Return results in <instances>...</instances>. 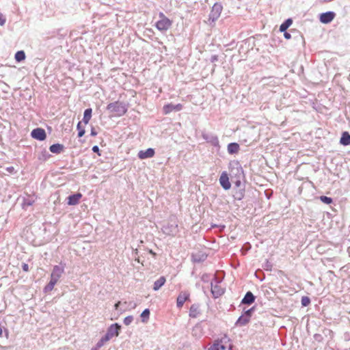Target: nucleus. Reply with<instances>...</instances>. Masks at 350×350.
Wrapping results in <instances>:
<instances>
[{"label": "nucleus", "instance_id": "aec40b11", "mask_svg": "<svg viewBox=\"0 0 350 350\" xmlns=\"http://www.w3.org/2000/svg\"><path fill=\"white\" fill-rule=\"evenodd\" d=\"M227 150L230 154H236L239 150V145L237 143H230L228 145Z\"/></svg>", "mask_w": 350, "mask_h": 350}, {"label": "nucleus", "instance_id": "79ce46f5", "mask_svg": "<svg viewBox=\"0 0 350 350\" xmlns=\"http://www.w3.org/2000/svg\"><path fill=\"white\" fill-rule=\"evenodd\" d=\"M120 305H122L121 301H118L114 306L115 309L118 310Z\"/></svg>", "mask_w": 350, "mask_h": 350}, {"label": "nucleus", "instance_id": "de8ad7c7", "mask_svg": "<svg viewBox=\"0 0 350 350\" xmlns=\"http://www.w3.org/2000/svg\"><path fill=\"white\" fill-rule=\"evenodd\" d=\"M200 327H196L193 329V332H195L196 331H197L198 329H199Z\"/></svg>", "mask_w": 350, "mask_h": 350}, {"label": "nucleus", "instance_id": "4c0bfd02", "mask_svg": "<svg viewBox=\"0 0 350 350\" xmlns=\"http://www.w3.org/2000/svg\"><path fill=\"white\" fill-rule=\"evenodd\" d=\"M320 199L323 202L328 204V196H323L320 197Z\"/></svg>", "mask_w": 350, "mask_h": 350}, {"label": "nucleus", "instance_id": "9d476101", "mask_svg": "<svg viewBox=\"0 0 350 350\" xmlns=\"http://www.w3.org/2000/svg\"><path fill=\"white\" fill-rule=\"evenodd\" d=\"M219 183L222 188L225 190H228L231 187V184L229 180V177L226 172H223L219 177Z\"/></svg>", "mask_w": 350, "mask_h": 350}, {"label": "nucleus", "instance_id": "49530a36", "mask_svg": "<svg viewBox=\"0 0 350 350\" xmlns=\"http://www.w3.org/2000/svg\"><path fill=\"white\" fill-rule=\"evenodd\" d=\"M149 252L153 256H156V254L154 252H153L152 250H150Z\"/></svg>", "mask_w": 350, "mask_h": 350}, {"label": "nucleus", "instance_id": "6ab92c4d", "mask_svg": "<svg viewBox=\"0 0 350 350\" xmlns=\"http://www.w3.org/2000/svg\"><path fill=\"white\" fill-rule=\"evenodd\" d=\"M340 143L343 146L350 145V134L347 131H345L342 133Z\"/></svg>", "mask_w": 350, "mask_h": 350}, {"label": "nucleus", "instance_id": "a211bd4d", "mask_svg": "<svg viewBox=\"0 0 350 350\" xmlns=\"http://www.w3.org/2000/svg\"><path fill=\"white\" fill-rule=\"evenodd\" d=\"M165 278L164 276H161L154 282L153 290L155 291L159 290L165 284Z\"/></svg>", "mask_w": 350, "mask_h": 350}, {"label": "nucleus", "instance_id": "20e7f679", "mask_svg": "<svg viewBox=\"0 0 350 350\" xmlns=\"http://www.w3.org/2000/svg\"><path fill=\"white\" fill-rule=\"evenodd\" d=\"M64 269L65 264L60 263L58 265H55L51 274V278L56 282H58L59 278L64 273Z\"/></svg>", "mask_w": 350, "mask_h": 350}, {"label": "nucleus", "instance_id": "37998d69", "mask_svg": "<svg viewBox=\"0 0 350 350\" xmlns=\"http://www.w3.org/2000/svg\"><path fill=\"white\" fill-rule=\"evenodd\" d=\"M92 151L94 152H98L99 151V148L98 146H94L92 147Z\"/></svg>", "mask_w": 350, "mask_h": 350}, {"label": "nucleus", "instance_id": "f3484780", "mask_svg": "<svg viewBox=\"0 0 350 350\" xmlns=\"http://www.w3.org/2000/svg\"><path fill=\"white\" fill-rule=\"evenodd\" d=\"M123 308H120V310L122 312H125L126 310H131L135 309L137 306L136 303L133 301H124L123 304Z\"/></svg>", "mask_w": 350, "mask_h": 350}, {"label": "nucleus", "instance_id": "f257e3e1", "mask_svg": "<svg viewBox=\"0 0 350 350\" xmlns=\"http://www.w3.org/2000/svg\"><path fill=\"white\" fill-rule=\"evenodd\" d=\"M129 105L119 100L110 103L107 106V109L113 114V116L121 117L128 111Z\"/></svg>", "mask_w": 350, "mask_h": 350}, {"label": "nucleus", "instance_id": "dca6fc26", "mask_svg": "<svg viewBox=\"0 0 350 350\" xmlns=\"http://www.w3.org/2000/svg\"><path fill=\"white\" fill-rule=\"evenodd\" d=\"M255 301V296L250 291H248L245 295L244 297L241 301V304L250 305Z\"/></svg>", "mask_w": 350, "mask_h": 350}, {"label": "nucleus", "instance_id": "f704fd0d", "mask_svg": "<svg viewBox=\"0 0 350 350\" xmlns=\"http://www.w3.org/2000/svg\"><path fill=\"white\" fill-rule=\"evenodd\" d=\"M133 321V317L130 315V316H127L124 319V323L126 325H129Z\"/></svg>", "mask_w": 350, "mask_h": 350}, {"label": "nucleus", "instance_id": "393cba45", "mask_svg": "<svg viewBox=\"0 0 350 350\" xmlns=\"http://www.w3.org/2000/svg\"><path fill=\"white\" fill-rule=\"evenodd\" d=\"M233 197L234 200H241L244 197V189H238L234 191Z\"/></svg>", "mask_w": 350, "mask_h": 350}, {"label": "nucleus", "instance_id": "9b49d317", "mask_svg": "<svg viewBox=\"0 0 350 350\" xmlns=\"http://www.w3.org/2000/svg\"><path fill=\"white\" fill-rule=\"evenodd\" d=\"M31 135L33 139L40 141L44 140L46 137L45 131L41 128H37L33 129L31 133Z\"/></svg>", "mask_w": 350, "mask_h": 350}, {"label": "nucleus", "instance_id": "cd10ccee", "mask_svg": "<svg viewBox=\"0 0 350 350\" xmlns=\"http://www.w3.org/2000/svg\"><path fill=\"white\" fill-rule=\"evenodd\" d=\"M57 283V282H56V281L53 280V279L50 278L49 282L44 288V293H48V292L51 291L53 289L55 285Z\"/></svg>", "mask_w": 350, "mask_h": 350}, {"label": "nucleus", "instance_id": "7c9ffc66", "mask_svg": "<svg viewBox=\"0 0 350 350\" xmlns=\"http://www.w3.org/2000/svg\"><path fill=\"white\" fill-rule=\"evenodd\" d=\"M109 340V339L108 338L107 336H106L105 335L104 336H103L98 341V342L96 343V346L97 347V348H101L103 346H104V345L108 342Z\"/></svg>", "mask_w": 350, "mask_h": 350}, {"label": "nucleus", "instance_id": "a18cd8bd", "mask_svg": "<svg viewBox=\"0 0 350 350\" xmlns=\"http://www.w3.org/2000/svg\"><path fill=\"white\" fill-rule=\"evenodd\" d=\"M217 60V57L216 55H213L211 57V62H213Z\"/></svg>", "mask_w": 350, "mask_h": 350}, {"label": "nucleus", "instance_id": "a19ab883", "mask_svg": "<svg viewBox=\"0 0 350 350\" xmlns=\"http://www.w3.org/2000/svg\"><path fill=\"white\" fill-rule=\"evenodd\" d=\"M335 16V13L329 11V22H331Z\"/></svg>", "mask_w": 350, "mask_h": 350}, {"label": "nucleus", "instance_id": "7ed1b4c3", "mask_svg": "<svg viewBox=\"0 0 350 350\" xmlns=\"http://www.w3.org/2000/svg\"><path fill=\"white\" fill-rule=\"evenodd\" d=\"M162 232L167 235L174 237L178 232V224L174 223H168L166 225L163 226L161 228Z\"/></svg>", "mask_w": 350, "mask_h": 350}, {"label": "nucleus", "instance_id": "e433bc0d", "mask_svg": "<svg viewBox=\"0 0 350 350\" xmlns=\"http://www.w3.org/2000/svg\"><path fill=\"white\" fill-rule=\"evenodd\" d=\"M5 22H6L5 16L3 14L0 13V25L3 26L5 23Z\"/></svg>", "mask_w": 350, "mask_h": 350}, {"label": "nucleus", "instance_id": "603ef678", "mask_svg": "<svg viewBox=\"0 0 350 350\" xmlns=\"http://www.w3.org/2000/svg\"><path fill=\"white\" fill-rule=\"evenodd\" d=\"M204 277H205V275H203V276H202V280H203L204 281H205V280H204Z\"/></svg>", "mask_w": 350, "mask_h": 350}, {"label": "nucleus", "instance_id": "2eb2a0df", "mask_svg": "<svg viewBox=\"0 0 350 350\" xmlns=\"http://www.w3.org/2000/svg\"><path fill=\"white\" fill-rule=\"evenodd\" d=\"M82 195L80 193L70 195L68 197V204L76 205L79 203Z\"/></svg>", "mask_w": 350, "mask_h": 350}, {"label": "nucleus", "instance_id": "b1692460", "mask_svg": "<svg viewBox=\"0 0 350 350\" xmlns=\"http://www.w3.org/2000/svg\"><path fill=\"white\" fill-rule=\"evenodd\" d=\"M92 110L91 108L86 109L83 113V122L87 124L92 118Z\"/></svg>", "mask_w": 350, "mask_h": 350}, {"label": "nucleus", "instance_id": "1a4fd4ad", "mask_svg": "<svg viewBox=\"0 0 350 350\" xmlns=\"http://www.w3.org/2000/svg\"><path fill=\"white\" fill-rule=\"evenodd\" d=\"M183 108V106L182 104H176L174 105L172 103H169L167 105H165L163 107V111L165 114H169L173 111H181Z\"/></svg>", "mask_w": 350, "mask_h": 350}, {"label": "nucleus", "instance_id": "4468645a", "mask_svg": "<svg viewBox=\"0 0 350 350\" xmlns=\"http://www.w3.org/2000/svg\"><path fill=\"white\" fill-rule=\"evenodd\" d=\"M208 350H232L231 345H226L222 343V342H217L213 344Z\"/></svg>", "mask_w": 350, "mask_h": 350}, {"label": "nucleus", "instance_id": "72a5a7b5", "mask_svg": "<svg viewBox=\"0 0 350 350\" xmlns=\"http://www.w3.org/2000/svg\"><path fill=\"white\" fill-rule=\"evenodd\" d=\"M254 310H255V308H254V307H252V308H251L250 309H248V310H247L246 311H245V312H244V314H244L245 317H247L248 319H251V317H252V313L254 312Z\"/></svg>", "mask_w": 350, "mask_h": 350}, {"label": "nucleus", "instance_id": "0eeeda50", "mask_svg": "<svg viewBox=\"0 0 350 350\" xmlns=\"http://www.w3.org/2000/svg\"><path fill=\"white\" fill-rule=\"evenodd\" d=\"M121 329V325L118 323L111 324L107 330L106 336L110 340L113 337L118 336Z\"/></svg>", "mask_w": 350, "mask_h": 350}, {"label": "nucleus", "instance_id": "473e14b6", "mask_svg": "<svg viewBox=\"0 0 350 350\" xmlns=\"http://www.w3.org/2000/svg\"><path fill=\"white\" fill-rule=\"evenodd\" d=\"M320 21L323 23H328V12H324L321 14Z\"/></svg>", "mask_w": 350, "mask_h": 350}, {"label": "nucleus", "instance_id": "c85d7f7f", "mask_svg": "<svg viewBox=\"0 0 350 350\" xmlns=\"http://www.w3.org/2000/svg\"><path fill=\"white\" fill-rule=\"evenodd\" d=\"M150 310L149 309H145L141 314L142 321L146 323L149 319Z\"/></svg>", "mask_w": 350, "mask_h": 350}, {"label": "nucleus", "instance_id": "3c124183", "mask_svg": "<svg viewBox=\"0 0 350 350\" xmlns=\"http://www.w3.org/2000/svg\"><path fill=\"white\" fill-rule=\"evenodd\" d=\"M236 184H237V185H239L240 184V182H239V181H237V182L236 183Z\"/></svg>", "mask_w": 350, "mask_h": 350}, {"label": "nucleus", "instance_id": "bb28decb", "mask_svg": "<svg viewBox=\"0 0 350 350\" xmlns=\"http://www.w3.org/2000/svg\"><path fill=\"white\" fill-rule=\"evenodd\" d=\"M34 203V200L30 197L25 198L23 199L22 206L24 209H27L29 206Z\"/></svg>", "mask_w": 350, "mask_h": 350}, {"label": "nucleus", "instance_id": "412c9836", "mask_svg": "<svg viewBox=\"0 0 350 350\" xmlns=\"http://www.w3.org/2000/svg\"><path fill=\"white\" fill-rule=\"evenodd\" d=\"M199 314V306L197 304H193L189 309V317L191 318H196Z\"/></svg>", "mask_w": 350, "mask_h": 350}, {"label": "nucleus", "instance_id": "c756f323", "mask_svg": "<svg viewBox=\"0 0 350 350\" xmlns=\"http://www.w3.org/2000/svg\"><path fill=\"white\" fill-rule=\"evenodd\" d=\"M25 59V54L23 51H17L15 54V59L17 62H21Z\"/></svg>", "mask_w": 350, "mask_h": 350}, {"label": "nucleus", "instance_id": "4be33fe9", "mask_svg": "<svg viewBox=\"0 0 350 350\" xmlns=\"http://www.w3.org/2000/svg\"><path fill=\"white\" fill-rule=\"evenodd\" d=\"M64 148L62 144H54L49 147V150L53 153L59 154L64 150Z\"/></svg>", "mask_w": 350, "mask_h": 350}, {"label": "nucleus", "instance_id": "c9c22d12", "mask_svg": "<svg viewBox=\"0 0 350 350\" xmlns=\"http://www.w3.org/2000/svg\"><path fill=\"white\" fill-rule=\"evenodd\" d=\"M310 304V299L308 297H303L301 299V304L304 306H307Z\"/></svg>", "mask_w": 350, "mask_h": 350}, {"label": "nucleus", "instance_id": "423d86ee", "mask_svg": "<svg viewBox=\"0 0 350 350\" xmlns=\"http://www.w3.org/2000/svg\"><path fill=\"white\" fill-rule=\"evenodd\" d=\"M202 138L207 142L211 144L212 146L219 149V142L217 135L212 133H204L202 135Z\"/></svg>", "mask_w": 350, "mask_h": 350}, {"label": "nucleus", "instance_id": "a878e982", "mask_svg": "<svg viewBox=\"0 0 350 350\" xmlns=\"http://www.w3.org/2000/svg\"><path fill=\"white\" fill-rule=\"evenodd\" d=\"M293 23V20L291 18L286 19L284 23L281 24L280 26V31H285Z\"/></svg>", "mask_w": 350, "mask_h": 350}, {"label": "nucleus", "instance_id": "58836bf2", "mask_svg": "<svg viewBox=\"0 0 350 350\" xmlns=\"http://www.w3.org/2000/svg\"><path fill=\"white\" fill-rule=\"evenodd\" d=\"M22 269L24 271L27 272L29 271V265L26 263H23Z\"/></svg>", "mask_w": 350, "mask_h": 350}, {"label": "nucleus", "instance_id": "2f4dec72", "mask_svg": "<svg viewBox=\"0 0 350 350\" xmlns=\"http://www.w3.org/2000/svg\"><path fill=\"white\" fill-rule=\"evenodd\" d=\"M77 129L79 131L78 137H81L82 136H83V135L85 133V131L84 127H82V126H81V122H79L77 124Z\"/></svg>", "mask_w": 350, "mask_h": 350}, {"label": "nucleus", "instance_id": "c03bdc74", "mask_svg": "<svg viewBox=\"0 0 350 350\" xmlns=\"http://www.w3.org/2000/svg\"><path fill=\"white\" fill-rule=\"evenodd\" d=\"M97 135V132L95 131L94 129L92 128L91 131V135L92 136H96Z\"/></svg>", "mask_w": 350, "mask_h": 350}, {"label": "nucleus", "instance_id": "39448f33", "mask_svg": "<svg viewBox=\"0 0 350 350\" xmlns=\"http://www.w3.org/2000/svg\"><path fill=\"white\" fill-rule=\"evenodd\" d=\"M222 11V6L219 3H215L213 6L212 7L211 11L209 14V18L208 21L211 22H215L217 21L219 17L220 16V14Z\"/></svg>", "mask_w": 350, "mask_h": 350}, {"label": "nucleus", "instance_id": "6e6552de", "mask_svg": "<svg viewBox=\"0 0 350 350\" xmlns=\"http://www.w3.org/2000/svg\"><path fill=\"white\" fill-rule=\"evenodd\" d=\"M215 284L211 282V293L215 297H218L224 294V290L219 285V282L214 277Z\"/></svg>", "mask_w": 350, "mask_h": 350}, {"label": "nucleus", "instance_id": "f03ea898", "mask_svg": "<svg viewBox=\"0 0 350 350\" xmlns=\"http://www.w3.org/2000/svg\"><path fill=\"white\" fill-rule=\"evenodd\" d=\"M159 20L156 23L155 27L160 31H167L172 25V21L169 19L165 15L160 12L159 13Z\"/></svg>", "mask_w": 350, "mask_h": 350}, {"label": "nucleus", "instance_id": "ea45409f", "mask_svg": "<svg viewBox=\"0 0 350 350\" xmlns=\"http://www.w3.org/2000/svg\"><path fill=\"white\" fill-rule=\"evenodd\" d=\"M283 32H284V36L286 39L288 40L291 38V35L288 32H286V31H283Z\"/></svg>", "mask_w": 350, "mask_h": 350}, {"label": "nucleus", "instance_id": "5701e85b", "mask_svg": "<svg viewBox=\"0 0 350 350\" xmlns=\"http://www.w3.org/2000/svg\"><path fill=\"white\" fill-rule=\"evenodd\" d=\"M250 321V319H248L247 317H245L244 314H242L239 318L237 319V321L235 323V325L237 326H243L245 325L247 323H249Z\"/></svg>", "mask_w": 350, "mask_h": 350}, {"label": "nucleus", "instance_id": "8fccbe9b", "mask_svg": "<svg viewBox=\"0 0 350 350\" xmlns=\"http://www.w3.org/2000/svg\"><path fill=\"white\" fill-rule=\"evenodd\" d=\"M329 204H331L332 202V200L329 198Z\"/></svg>", "mask_w": 350, "mask_h": 350}, {"label": "nucleus", "instance_id": "ddd939ff", "mask_svg": "<svg viewBox=\"0 0 350 350\" xmlns=\"http://www.w3.org/2000/svg\"><path fill=\"white\" fill-rule=\"evenodd\" d=\"M154 150L153 148H149L146 150H140L138 152V157L140 159H146L148 158H152L154 155Z\"/></svg>", "mask_w": 350, "mask_h": 350}, {"label": "nucleus", "instance_id": "09e8293b", "mask_svg": "<svg viewBox=\"0 0 350 350\" xmlns=\"http://www.w3.org/2000/svg\"><path fill=\"white\" fill-rule=\"evenodd\" d=\"M98 349H99V348H97V347H96V346H95V347H94L93 348H92V349H91V350H98Z\"/></svg>", "mask_w": 350, "mask_h": 350}, {"label": "nucleus", "instance_id": "f8f14e48", "mask_svg": "<svg viewBox=\"0 0 350 350\" xmlns=\"http://www.w3.org/2000/svg\"><path fill=\"white\" fill-rule=\"evenodd\" d=\"M189 293L187 291H182L180 293L177 297L176 304L177 307L180 308L183 307L184 303L189 299Z\"/></svg>", "mask_w": 350, "mask_h": 350}]
</instances>
